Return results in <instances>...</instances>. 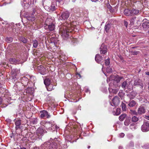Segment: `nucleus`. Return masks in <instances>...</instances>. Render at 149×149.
<instances>
[{"label":"nucleus","mask_w":149,"mask_h":149,"mask_svg":"<svg viewBox=\"0 0 149 149\" xmlns=\"http://www.w3.org/2000/svg\"><path fill=\"white\" fill-rule=\"evenodd\" d=\"M144 118L146 119L149 120V115H145L144 116Z\"/></svg>","instance_id":"8fccbe9b"},{"label":"nucleus","mask_w":149,"mask_h":149,"mask_svg":"<svg viewBox=\"0 0 149 149\" xmlns=\"http://www.w3.org/2000/svg\"><path fill=\"white\" fill-rule=\"evenodd\" d=\"M58 2H61L62 0H56Z\"/></svg>","instance_id":"6e6d98bb"},{"label":"nucleus","mask_w":149,"mask_h":149,"mask_svg":"<svg viewBox=\"0 0 149 149\" xmlns=\"http://www.w3.org/2000/svg\"><path fill=\"white\" fill-rule=\"evenodd\" d=\"M15 124L16 125V128L18 129L19 128V126L21 125V120H18L15 122Z\"/></svg>","instance_id":"bb28decb"},{"label":"nucleus","mask_w":149,"mask_h":149,"mask_svg":"<svg viewBox=\"0 0 149 149\" xmlns=\"http://www.w3.org/2000/svg\"><path fill=\"white\" fill-rule=\"evenodd\" d=\"M136 17H133L130 20V24L132 25L134 24Z\"/></svg>","instance_id":"72a5a7b5"},{"label":"nucleus","mask_w":149,"mask_h":149,"mask_svg":"<svg viewBox=\"0 0 149 149\" xmlns=\"http://www.w3.org/2000/svg\"><path fill=\"white\" fill-rule=\"evenodd\" d=\"M43 130L41 128H38L36 131V133L38 136L41 135L43 134Z\"/></svg>","instance_id":"b1692460"},{"label":"nucleus","mask_w":149,"mask_h":149,"mask_svg":"<svg viewBox=\"0 0 149 149\" xmlns=\"http://www.w3.org/2000/svg\"><path fill=\"white\" fill-rule=\"evenodd\" d=\"M42 147H45V149H56L57 148L56 144L55 143H52L50 144L45 143L42 145Z\"/></svg>","instance_id":"7ed1b4c3"},{"label":"nucleus","mask_w":149,"mask_h":149,"mask_svg":"<svg viewBox=\"0 0 149 149\" xmlns=\"http://www.w3.org/2000/svg\"><path fill=\"white\" fill-rule=\"evenodd\" d=\"M70 1L72 2H74L76 0H69Z\"/></svg>","instance_id":"13d9d810"},{"label":"nucleus","mask_w":149,"mask_h":149,"mask_svg":"<svg viewBox=\"0 0 149 149\" xmlns=\"http://www.w3.org/2000/svg\"><path fill=\"white\" fill-rule=\"evenodd\" d=\"M121 107L122 110L123 111H125L126 110V105L123 102L121 103Z\"/></svg>","instance_id":"7c9ffc66"},{"label":"nucleus","mask_w":149,"mask_h":149,"mask_svg":"<svg viewBox=\"0 0 149 149\" xmlns=\"http://www.w3.org/2000/svg\"><path fill=\"white\" fill-rule=\"evenodd\" d=\"M127 82L125 81L123 82V83H122L121 86L123 88H124L126 86H127Z\"/></svg>","instance_id":"4c0bfd02"},{"label":"nucleus","mask_w":149,"mask_h":149,"mask_svg":"<svg viewBox=\"0 0 149 149\" xmlns=\"http://www.w3.org/2000/svg\"><path fill=\"white\" fill-rule=\"evenodd\" d=\"M76 75H78V76L79 77V78H81V75H80V74H79L78 73H77V74Z\"/></svg>","instance_id":"864d4df0"},{"label":"nucleus","mask_w":149,"mask_h":149,"mask_svg":"<svg viewBox=\"0 0 149 149\" xmlns=\"http://www.w3.org/2000/svg\"><path fill=\"white\" fill-rule=\"evenodd\" d=\"M19 40L24 43H26L27 42V40L23 37H20Z\"/></svg>","instance_id":"f704fd0d"},{"label":"nucleus","mask_w":149,"mask_h":149,"mask_svg":"<svg viewBox=\"0 0 149 149\" xmlns=\"http://www.w3.org/2000/svg\"><path fill=\"white\" fill-rule=\"evenodd\" d=\"M9 61L12 64H19L20 63V61L19 60H16L15 58H10Z\"/></svg>","instance_id":"f8f14e48"},{"label":"nucleus","mask_w":149,"mask_h":149,"mask_svg":"<svg viewBox=\"0 0 149 149\" xmlns=\"http://www.w3.org/2000/svg\"><path fill=\"white\" fill-rule=\"evenodd\" d=\"M130 120L129 119H126L124 122V124L126 126H128L130 123Z\"/></svg>","instance_id":"c9c22d12"},{"label":"nucleus","mask_w":149,"mask_h":149,"mask_svg":"<svg viewBox=\"0 0 149 149\" xmlns=\"http://www.w3.org/2000/svg\"><path fill=\"white\" fill-rule=\"evenodd\" d=\"M136 102L135 101L132 100L130 102L128 105L130 107H134L136 104Z\"/></svg>","instance_id":"393cba45"},{"label":"nucleus","mask_w":149,"mask_h":149,"mask_svg":"<svg viewBox=\"0 0 149 149\" xmlns=\"http://www.w3.org/2000/svg\"><path fill=\"white\" fill-rule=\"evenodd\" d=\"M40 112L41 113L40 117L41 118H43L46 117L47 118H49L50 117V115L46 111L42 110L40 111Z\"/></svg>","instance_id":"423d86ee"},{"label":"nucleus","mask_w":149,"mask_h":149,"mask_svg":"<svg viewBox=\"0 0 149 149\" xmlns=\"http://www.w3.org/2000/svg\"><path fill=\"white\" fill-rule=\"evenodd\" d=\"M44 126L46 127L47 129L51 130V127H52V125L49 122H46Z\"/></svg>","instance_id":"412c9836"},{"label":"nucleus","mask_w":149,"mask_h":149,"mask_svg":"<svg viewBox=\"0 0 149 149\" xmlns=\"http://www.w3.org/2000/svg\"><path fill=\"white\" fill-rule=\"evenodd\" d=\"M52 19L50 18H47L45 22V29H48L50 31L54 30L55 28V26L53 22L52 23Z\"/></svg>","instance_id":"f03ea898"},{"label":"nucleus","mask_w":149,"mask_h":149,"mask_svg":"<svg viewBox=\"0 0 149 149\" xmlns=\"http://www.w3.org/2000/svg\"><path fill=\"white\" fill-rule=\"evenodd\" d=\"M70 22H65L61 25L59 29V33L63 39L64 40H66L70 35L69 34L70 31V29L73 30V24L72 23L70 24Z\"/></svg>","instance_id":"f257e3e1"},{"label":"nucleus","mask_w":149,"mask_h":149,"mask_svg":"<svg viewBox=\"0 0 149 149\" xmlns=\"http://www.w3.org/2000/svg\"><path fill=\"white\" fill-rule=\"evenodd\" d=\"M123 79V77H120L117 75L116 76L114 77L113 76H110L109 79H107V81H108V79L109 81H112L114 80L116 81L117 83L119 82L121 79Z\"/></svg>","instance_id":"20e7f679"},{"label":"nucleus","mask_w":149,"mask_h":149,"mask_svg":"<svg viewBox=\"0 0 149 149\" xmlns=\"http://www.w3.org/2000/svg\"><path fill=\"white\" fill-rule=\"evenodd\" d=\"M136 95V93L135 92L132 91L127 94V96L129 97L130 99H132L134 98Z\"/></svg>","instance_id":"9b49d317"},{"label":"nucleus","mask_w":149,"mask_h":149,"mask_svg":"<svg viewBox=\"0 0 149 149\" xmlns=\"http://www.w3.org/2000/svg\"><path fill=\"white\" fill-rule=\"evenodd\" d=\"M126 116V115L125 114H123L121 115L119 117V119L120 121H122L125 119V118Z\"/></svg>","instance_id":"2f4dec72"},{"label":"nucleus","mask_w":149,"mask_h":149,"mask_svg":"<svg viewBox=\"0 0 149 149\" xmlns=\"http://www.w3.org/2000/svg\"><path fill=\"white\" fill-rule=\"evenodd\" d=\"M134 54H136L137 52H134Z\"/></svg>","instance_id":"680f3d73"},{"label":"nucleus","mask_w":149,"mask_h":149,"mask_svg":"<svg viewBox=\"0 0 149 149\" xmlns=\"http://www.w3.org/2000/svg\"><path fill=\"white\" fill-rule=\"evenodd\" d=\"M125 136V134L123 133H121L119 134V136L121 138Z\"/></svg>","instance_id":"49530a36"},{"label":"nucleus","mask_w":149,"mask_h":149,"mask_svg":"<svg viewBox=\"0 0 149 149\" xmlns=\"http://www.w3.org/2000/svg\"><path fill=\"white\" fill-rule=\"evenodd\" d=\"M148 88H149V83H148Z\"/></svg>","instance_id":"0e129e2a"},{"label":"nucleus","mask_w":149,"mask_h":149,"mask_svg":"<svg viewBox=\"0 0 149 149\" xmlns=\"http://www.w3.org/2000/svg\"><path fill=\"white\" fill-rule=\"evenodd\" d=\"M131 11L132 16L136 15L139 13V10L134 8H133L132 10H131Z\"/></svg>","instance_id":"dca6fc26"},{"label":"nucleus","mask_w":149,"mask_h":149,"mask_svg":"<svg viewBox=\"0 0 149 149\" xmlns=\"http://www.w3.org/2000/svg\"><path fill=\"white\" fill-rule=\"evenodd\" d=\"M142 81L139 79H137L134 82V84L135 85H141V86Z\"/></svg>","instance_id":"aec40b11"},{"label":"nucleus","mask_w":149,"mask_h":149,"mask_svg":"<svg viewBox=\"0 0 149 149\" xmlns=\"http://www.w3.org/2000/svg\"><path fill=\"white\" fill-rule=\"evenodd\" d=\"M123 148L122 146H119V149H122Z\"/></svg>","instance_id":"bf43d9fd"},{"label":"nucleus","mask_w":149,"mask_h":149,"mask_svg":"<svg viewBox=\"0 0 149 149\" xmlns=\"http://www.w3.org/2000/svg\"><path fill=\"white\" fill-rule=\"evenodd\" d=\"M149 21H146L143 22L142 24V26L144 28L147 29L149 27Z\"/></svg>","instance_id":"5701e85b"},{"label":"nucleus","mask_w":149,"mask_h":149,"mask_svg":"<svg viewBox=\"0 0 149 149\" xmlns=\"http://www.w3.org/2000/svg\"><path fill=\"white\" fill-rule=\"evenodd\" d=\"M110 84H109V92L112 93L114 94H116L117 93L118 91V89H113L111 87Z\"/></svg>","instance_id":"ddd939ff"},{"label":"nucleus","mask_w":149,"mask_h":149,"mask_svg":"<svg viewBox=\"0 0 149 149\" xmlns=\"http://www.w3.org/2000/svg\"><path fill=\"white\" fill-rule=\"evenodd\" d=\"M120 102L119 98L117 96H115L112 100L111 104L113 106H116L118 105Z\"/></svg>","instance_id":"39448f33"},{"label":"nucleus","mask_w":149,"mask_h":149,"mask_svg":"<svg viewBox=\"0 0 149 149\" xmlns=\"http://www.w3.org/2000/svg\"><path fill=\"white\" fill-rule=\"evenodd\" d=\"M107 50L106 46H105L104 45L102 44L100 48V53L102 54H104L107 53Z\"/></svg>","instance_id":"1a4fd4ad"},{"label":"nucleus","mask_w":149,"mask_h":149,"mask_svg":"<svg viewBox=\"0 0 149 149\" xmlns=\"http://www.w3.org/2000/svg\"><path fill=\"white\" fill-rule=\"evenodd\" d=\"M120 113V109L119 108H117L116 110V112H113V114L114 115L118 116L119 115Z\"/></svg>","instance_id":"c85d7f7f"},{"label":"nucleus","mask_w":149,"mask_h":149,"mask_svg":"<svg viewBox=\"0 0 149 149\" xmlns=\"http://www.w3.org/2000/svg\"><path fill=\"white\" fill-rule=\"evenodd\" d=\"M42 122L41 123V125H42Z\"/></svg>","instance_id":"69168bd1"},{"label":"nucleus","mask_w":149,"mask_h":149,"mask_svg":"<svg viewBox=\"0 0 149 149\" xmlns=\"http://www.w3.org/2000/svg\"><path fill=\"white\" fill-rule=\"evenodd\" d=\"M47 86L48 87H47V89L48 91H50L53 89V86L52 85H50Z\"/></svg>","instance_id":"a19ab883"},{"label":"nucleus","mask_w":149,"mask_h":149,"mask_svg":"<svg viewBox=\"0 0 149 149\" xmlns=\"http://www.w3.org/2000/svg\"><path fill=\"white\" fill-rule=\"evenodd\" d=\"M111 27L110 24H108L105 25L104 28L106 32H107Z\"/></svg>","instance_id":"c756f323"},{"label":"nucleus","mask_w":149,"mask_h":149,"mask_svg":"<svg viewBox=\"0 0 149 149\" xmlns=\"http://www.w3.org/2000/svg\"><path fill=\"white\" fill-rule=\"evenodd\" d=\"M132 113L134 114L135 115H136L137 114V113L135 111H132Z\"/></svg>","instance_id":"3c124183"},{"label":"nucleus","mask_w":149,"mask_h":149,"mask_svg":"<svg viewBox=\"0 0 149 149\" xmlns=\"http://www.w3.org/2000/svg\"><path fill=\"white\" fill-rule=\"evenodd\" d=\"M17 71L13 69L12 70V77L13 79H15V81L16 80L17 78Z\"/></svg>","instance_id":"4468645a"},{"label":"nucleus","mask_w":149,"mask_h":149,"mask_svg":"<svg viewBox=\"0 0 149 149\" xmlns=\"http://www.w3.org/2000/svg\"><path fill=\"white\" fill-rule=\"evenodd\" d=\"M13 39L11 37L7 38L6 39V41L8 42H11L12 41Z\"/></svg>","instance_id":"e433bc0d"},{"label":"nucleus","mask_w":149,"mask_h":149,"mask_svg":"<svg viewBox=\"0 0 149 149\" xmlns=\"http://www.w3.org/2000/svg\"><path fill=\"white\" fill-rule=\"evenodd\" d=\"M110 64L109 59L107 58L105 60V64L106 65H108Z\"/></svg>","instance_id":"79ce46f5"},{"label":"nucleus","mask_w":149,"mask_h":149,"mask_svg":"<svg viewBox=\"0 0 149 149\" xmlns=\"http://www.w3.org/2000/svg\"><path fill=\"white\" fill-rule=\"evenodd\" d=\"M33 46L35 48H36L38 45V42L37 40H33Z\"/></svg>","instance_id":"cd10ccee"},{"label":"nucleus","mask_w":149,"mask_h":149,"mask_svg":"<svg viewBox=\"0 0 149 149\" xmlns=\"http://www.w3.org/2000/svg\"><path fill=\"white\" fill-rule=\"evenodd\" d=\"M56 3L55 2H53L50 6L49 7V11H54L56 8Z\"/></svg>","instance_id":"6ab92c4d"},{"label":"nucleus","mask_w":149,"mask_h":149,"mask_svg":"<svg viewBox=\"0 0 149 149\" xmlns=\"http://www.w3.org/2000/svg\"><path fill=\"white\" fill-rule=\"evenodd\" d=\"M146 74L149 75V72H145Z\"/></svg>","instance_id":"5fc2aeb1"},{"label":"nucleus","mask_w":149,"mask_h":149,"mask_svg":"<svg viewBox=\"0 0 149 149\" xmlns=\"http://www.w3.org/2000/svg\"><path fill=\"white\" fill-rule=\"evenodd\" d=\"M101 1H102V0H100Z\"/></svg>","instance_id":"774afa93"},{"label":"nucleus","mask_w":149,"mask_h":149,"mask_svg":"<svg viewBox=\"0 0 149 149\" xmlns=\"http://www.w3.org/2000/svg\"><path fill=\"white\" fill-rule=\"evenodd\" d=\"M2 99L1 97H0V105L2 103Z\"/></svg>","instance_id":"603ef678"},{"label":"nucleus","mask_w":149,"mask_h":149,"mask_svg":"<svg viewBox=\"0 0 149 149\" xmlns=\"http://www.w3.org/2000/svg\"><path fill=\"white\" fill-rule=\"evenodd\" d=\"M138 113L139 114H141L145 113V109L143 106H140L138 110Z\"/></svg>","instance_id":"2eb2a0df"},{"label":"nucleus","mask_w":149,"mask_h":149,"mask_svg":"<svg viewBox=\"0 0 149 149\" xmlns=\"http://www.w3.org/2000/svg\"><path fill=\"white\" fill-rule=\"evenodd\" d=\"M93 2H96L98 0H91Z\"/></svg>","instance_id":"4d7b16f0"},{"label":"nucleus","mask_w":149,"mask_h":149,"mask_svg":"<svg viewBox=\"0 0 149 149\" xmlns=\"http://www.w3.org/2000/svg\"><path fill=\"white\" fill-rule=\"evenodd\" d=\"M106 71L107 73H110L112 72V70L110 67H108L106 68Z\"/></svg>","instance_id":"58836bf2"},{"label":"nucleus","mask_w":149,"mask_h":149,"mask_svg":"<svg viewBox=\"0 0 149 149\" xmlns=\"http://www.w3.org/2000/svg\"><path fill=\"white\" fill-rule=\"evenodd\" d=\"M37 118H35L34 119L33 121V124H36L37 123Z\"/></svg>","instance_id":"a18cd8bd"},{"label":"nucleus","mask_w":149,"mask_h":149,"mask_svg":"<svg viewBox=\"0 0 149 149\" xmlns=\"http://www.w3.org/2000/svg\"><path fill=\"white\" fill-rule=\"evenodd\" d=\"M88 148H90V146H89L88 147Z\"/></svg>","instance_id":"e2e57ef3"},{"label":"nucleus","mask_w":149,"mask_h":149,"mask_svg":"<svg viewBox=\"0 0 149 149\" xmlns=\"http://www.w3.org/2000/svg\"><path fill=\"white\" fill-rule=\"evenodd\" d=\"M24 4H27L29 6L33 2V0H22Z\"/></svg>","instance_id":"4be33fe9"},{"label":"nucleus","mask_w":149,"mask_h":149,"mask_svg":"<svg viewBox=\"0 0 149 149\" xmlns=\"http://www.w3.org/2000/svg\"><path fill=\"white\" fill-rule=\"evenodd\" d=\"M33 14H35V13L36 12V7L33 9Z\"/></svg>","instance_id":"de8ad7c7"},{"label":"nucleus","mask_w":149,"mask_h":149,"mask_svg":"<svg viewBox=\"0 0 149 149\" xmlns=\"http://www.w3.org/2000/svg\"><path fill=\"white\" fill-rule=\"evenodd\" d=\"M41 11L40 8L36 7V13L37 14H40Z\"/></svg>","instance_id":"37998d69"},{"label":"nucleus","mask_w":149,"mask_h":149,"mask_svg":"<svg viewBox=\"0 0 149 149\" xmlns=\"http://www.w3.org/2000/svg\"><path fill=\"white\" fill-rule=\"evenodd\" d=\"M20 149H26V148L24 147H22L20 148Z\"/></svg>","instance_id":"052dcab7"},{"label":"nucleus","mask_w":149,"mask_h":149,"mask_svg":"<svg viewBox=\"0 0 149 149\" xmlns=\"http://www.w3.org/2000/svg\"><path fill=\"white\" fill-rule=\"evenodd\" d=\"M139 120V118L136 116H134L132 117V120L133 122H136Z\"/></svg>","instance_id":"473e14b6"},{"label":"nucleus","mask_w":149,"mask_h":149,"mask_svg":"<svg viewBox=\"0 0 149 149\" xmlns=\"http://www.w3.org/2000/svg\"><path fill=\"white\" fill-rule=\"evenodd\" d=\"M95 59L96 61L98 63H99L102 60V57L98 54L96 55Z\"/></svg>","instance_id":"a211bd4d"},{"label":"nucleus","mask_w":149,"mask_h":149,"mask_svg":"<svg viewBox=\"0 0 149 149\" xmlns=\"http://www.w3.org/2000/svg\"><path fill=\"white\" fill-rule=\"evenodd\" d=\"M44 83L46 86L50 85V80L49 79L47 78L45 79L44 81Z\"/></svg>","instance_id":"a878e982"},{"label":"nucleus","mask_w":149,"mask_h":149,"mask_svg":"<svg viewBox=\"0 0 149 149\" xmlns=\"http://www.w3.org/2000/svg\"><path fill=\"white\" fill-rule=\"evenodd\" d=\"M124 24L125 26L127 27L128 24L127 22L126 21H125L124 22Z\"/></svg>","instance_id":"09e8293b"},{"label":"nucleus","mask_w":149,"mask_h":149,"mask_svg":"<svg viewBox=\"0 0 149 149\" xmlns=\"http://www.w3.org/2000/svg\"><path fill=\"white\" fill-rule=\"evenodd\" d=\"M27 19L31 21H33L35 20V18L33 16H29L27 17Z\"/></svg>","instance_id":"ea45409f"},{"label":"nucleus","mask_w":149,"mask_h":149,"mask_svg":"<svg viewBox=\"0 0 149 149\" xmlns=\"http://www.w3.org/2000/svg\"><path fill=\"white\" fill-rule=\"evenodd\" d=\"M141 130L143 132L148 131L149 130V124L147 122L144 123L141 126Z\"/></svg>","instance_id":"0eeeda50"},{"label":"nucleus","mask_w":149,"mask_h":149,"mask_svg":"<svg viewBox=\"0 0 149 149\" xmlns=\"http://www.w3.org/2000/svg\"><path fill=\"white\" fill-rule=\"evenodd\" d=\"M119 95L120 96V93H119Z\"/></svg>","instance_id":"338daca9"},{"label":"nucleus","mask_w":149,"mask_h":149,"mask_svg":"<svg viewBox=\"0 0 149 149\" xmlns=\"http://www.w3.org/2000/svg\"><path fill=\"white\" fill-rule=\"evenodd\" d=\"M124 13L125 15L127 16H132L131 10L125 9L124 11Z\"/></svg>","instance_id":"f3484780"},{"label":"nucleus","mask_w":149,"mask_h":149,"mask_svg":"<svg viewBox=\"0 0 149 149\" xmlns=\"http://www.w3.org/2000/svg\"><path fill=\"white\" fill-rule=\"evenodd\" d=\"M38 69L39 70L40 72L42 74L44 75L45 74L46 70L45 68L44 67L42 66H40V67H38Z\"/></svg>","instance_id":"9d476101"},{"label":"nucleus","mask_w":149,"mask_h":149,"mask_svg":"<svg viewBox=\"0 0 149 149\" xmlns=\"http://www.w3.org/2000/svg\"><path fill=\"white\" fill-rule=\"evenodd\" d=\"M57 127L56 125H52V127H51V130H54V129H55V128H57Z\"/></svg>","instance_id":"c03bdc74"},{"label":"nucleus","mask_w":149,"mask_h":149,"mask_svg":"<svg viewBox=\"0 0 149 149\" xmlns=\"http://www.w3.org/2000/svg\"><path fill=\"white\" fill-rule=\"evenodd\" d=\"M70 14L69 12L65 11L63 12L60 17L61 19L65 20L67 19L69 16Z\"/></svg>","instance_id":"6e6552de"}]
</instances>
